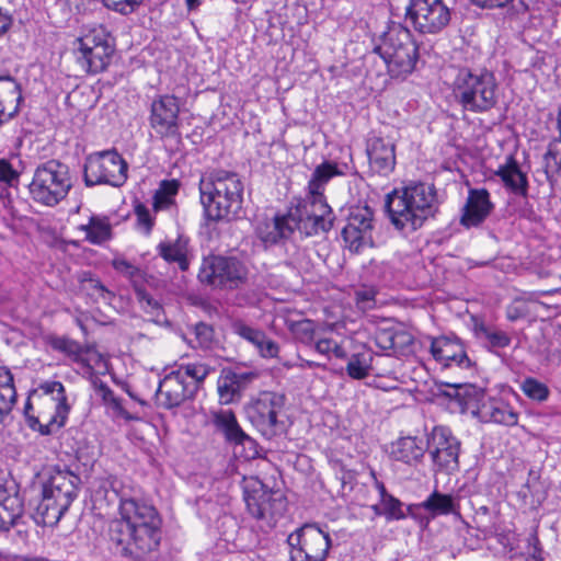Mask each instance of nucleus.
<instances>
[{"instance_id": "obj_27", "label": "nucleus", "mask_w": 561, "mask_h": 561, "mask_svg": "<svg viewBox=\"0 0 561 561\" xmlns=\"http://www.w3.org/2000/svg\"><path fill=\"white\" fill-rule=\"evenodd\" d=\"M370 477L379 495V501L370 505L375 516H382L388 522L404 519L407 517L404 504L387 491L385 483L377 479L374 470L370 471Z\"/></svg>"}, {"instance_id": "obj_46", "label": "nucleus", "mask_w": 561, "mask_h": 561, "mask_svg": "<svg viewBox=\"0 0 561 561\" xmlns=\"http://www.w3.org/2000/svg\"><path fill=\"white\" fill-rule=\"evenodd\" d=\"M561 136V130H560ZM545 161V172L547 178L550 179V171H560L561 170V137L559 139L552 140L548 150L543 156Z\"/></svg>"}, {"instance_id": "obj_25", "label": "nucleus", "mask_w": 561, "mask_h": 561, "mask_svg": "<svg viewBox=\"0 0 561 561\" xmlns=\"http://www.w3.org/2000/svg\"><path fill=\"white\" fill-rule=\"evenodd\" d=\"M493 204L485 188H471L462 208L460 224L467 228L480 226L491 214Z\"/></svg>"}, {"instance_id": "obj_2", "label": "nucleus", "mask_w": 561, "mask_h": 561, "mask_svg": "<svg viewBox=\"0 0 561 561\" xmlns=\"http://www.w3.org/2000/svg\"><path fill=\"white\" fill-rule=\"evenodd\" d=\"M385 207L391 224L401 231H415L438 209L434 185L414 183L387 194Z\"/></svg>"}, {"instance_id": "obj_47", "label": "nucleus", "mask_w": 561, "mask_h": 561, "mask_svg": "<svg viewBox=\"0 0 561 561\" xmlns=\"http://www.w3.org/2000/svg\"><path fill=\"white\" fill-rule=\"evenodd\" d=\"M231 329L234 334L250 342L255 347L260 344V342L263 341L264 337V332L262 330L253 328L239 319L232 321Z\"/></svg>"}, {"instance_id": "obj_62", "label": "nucleus", "mask_w": 561, "mask_h": 561, "mask_svg": "<svg viewBox=\"0 0 561 561\" xmlns=\"http://www.w3.org/2000/svg\"><path fill=\"white\" fill-rule=\"evenodd\" d=\"M527 553L528 556H535L538 558L542 554V549L540 547V541L536 533H531L527 538Z\"/></svg>"}, {"instance_id": "obj_16", "label": "nucleus", "mask_w": 561, "mask_h": 561, "mask_svg": "<svg viewBox=\"0 0 561 561\" xmlns=\"http://www.w3.org/2000/svg\"><path fill=\"white\" fill-rule=\"evenodd\" d=\"M310 206L312 210L308 209V205L298 206L293 215L291 232L298 230L305 237L317 236L319 233L328 232L333 226V213L325 202H316L311 199Z\"/></svg>"}, {"instance_id": "obj_36", "label": "nucleus", "mask_w": 561, "mask_h": 561, "mask_svg": "<svg viewBox=\"0 0 561 561\" xmlns=\"http://www.w3.org/2000/svg\"><path fill=\"white\" fill-rule=\"evenodd\" d=\"M213 423L216 431L221 433L226 440L236 445L244 431L240 427L236 415L230 410H222L214 414Z\"/></svg>"}, {"instance_id": "obj_63", "label": "nucleus", "mask_w": 561, "mask_h": 561, "mask_svg": "<svg viewBox=\"0 0 561 561\" xmlns=\"http://www.w3.org/2000/svg\"><path fill=\"white\" fill-rule=\"evenodd\" d=\"M70 10L77 13H84L90 9L93 0H65Z\"/></svg>"}, {"instance_id": "obj_8", "label": "nucleus", "mask_w": 561, "mask_h": 561, "mask_svg": "<svg viewBox=\"0 0 561 561\" xmlns=\"http://www.w3.org/2000/svg\"><path fill=\"white\" fill-rule=\"evenodd\" d=\"M115 53V42L103 26L85 32L72 43V54L78 66L89 75L106 70Z\"/></svg>"}, {"instance_id": "obj_3", "label": "nucleus", "mask_w": 561, "mask_h": 561, "mask_svg": "<svg viewBox=\"0 0 561 561\" xmlns=\"http://www.w3.org/2000/svg\"><path fill=\"white\" fill-rule=\"evenodd\" d=\"M244 185L232 171L214 170L199 182L201 203L211 221H231L241 216Z\"/></svg>"}, {"instance_id": "obj_64", "label": "nucleus", "mask_w": 561, "mask_h": 561, "mask_svg": "<svg viewBox=\"0 0 561 561\" xmlns=\"http://www.w3.org/2000/svg\"><path fill=\"white\" fill-rule=\"evenodd\" d=\"M334 342L333 340L331 339H321L319 340L317 343H316V350L317 352H319L320 354H329L332 352V347L334 345Z\"/></svg>"}, {"instance_id": "obj_11", "label": "nucleus", "mask_w": 561, "mask_h": 561, "mask_svg": "<svg viewBox=\"0 0 561 561\" xmlns=\"http://www.w3.org/2000/svg\"><path fill=\"white\" fill-rule=\"evenodd\" d=\"M405 20L417 33L435 35L447 27L451 11L444 0H410Z\"/></svg>"}, {"instance_id": "obj_54", "label": "nucleus", "mask_w": 561, "mask_h": 561, "mask_svg": "<svg viewBox=\"0 0 561 561\" xmlns=\"http://www.w3.org/2000/svg\"><path fill=\"white\" fill-rule=\"evenodd\" d=\"M144 0H103L104 5L121 14H130L141 4Z\"/></svg>"}, {"instance_id": "obj_10", "label": "nucleus", "mask_w": 561, "mask_h": 561, "mask_svg": "<svg viewBox=\"0 0 561 561\" xmlns=\"http://www.w3.org/2000/svg\"><path fill=\"white\" fill-rule=\"evenodd\" d=\"M247 266L234 256H204L198 271V280L214 288L236 289L247 282Z\"/></svg>"}, {"instance_id": "obj_21", "label": "nucleus", "mask_w": 561, "mask_h": 561, "mask_svg": "<svg viewBox=\"0 0 561 561\" xmlns=\"http://www.w3.org/2000/svg\"><path fill=\"white\" fill-rule=\"evenodd\" d=\"M431 353L437 362L445 366L453 364L466 368L471 366V360L467 355L465 344L455 335H443L433 339Z\"/></svg>"}, {"instance_id": "obj_23", "label": "nucleus", "mask_w": 561, "mask_h": 561, "mask_svg": "<svg viewBox=\"0 0 561 561\" xmlns=\"http://www.w3.org/2000/svg\"><path fill=\"white\" fill-rule=\"evenodd\" d=\"M257 377L254 371L224 369L217 380L221 404H230L240 399L241 393Z\"/></svg>"}, {"instance_id": "obj_53", "label": "nucleus", "mask_w": 561, "mask_h": 561, "mask_svg": "<svg viewBox=\"0 0 561 561\" xmlns=\"http://www.w3.org/2000/svg\"><path fill=\"white\" fill-rule=\"evenodd\" d=\"M473 4L483 9H497L505 8L507 4L512 3L514 0H471ZM514 10L517 13L528 11V5L525 0H518V4L513 5Z\"/></svg>"}, {"instance_id": "obj_35", "label": "nucleus", "mask_w": 561, "mask_h": 561, "mask_svg": "<svg viewBox=\"0 0 561 561\" xmlns=\"http://www.w3.org/2000/svg\"><path fill=\"white\" fill-rule=\"evenodd\" d=\"M159 255L168 263H176L181 271L188 270L187 241L178 238L174 242H160L158 245Z\"/></svg>"}, {"instance_id": "obj_5", "label": "nucleus", "mask_w": 561, "mask_h": 561, "mask_svg": "<svg viewBox=\"0 0 561 561\" xmlns=\"http://www.w3.org/2000/svg\"><path fill=\"white\" fill-rule=\"evenodd\" d=\"M385 61L393 79H405L411 75L419 59V46L408 27L391 22L374 48Z\"/></svg>"}, {"instance_id": "obj_7", "label": "nucleus", "mask_w": 561, "mask_h": 561, "mask_svg": "<svg viewBox=\"0 0 561 561\" xmlns=\"http://www.w3.org/2000/svg\"><path fill=\"white\" fill-rule=\"evenodd\" d=\"M71 187L69 167L50 159L36 167L28 191L36 203L54 207L67 197Z\"/></svg>"}, {"instance_id": "obj_55", "label": "nucleus", "mask_w": 561, "mask_h": 561, "mask_svg": "<svg viewBox=\"0 0 561 561\" xmlns=\"http://www.w3.org/2000/svg\"><path fill=\"white\" fill-rule=\"evenodd\" d=\"M234 447L242 448V457L245 459H254L260 456V449L257 443L250 437L245 432L241 435L240 439L237 442Z\"/></svg>"}, {"instance_id": "obj_40", "label": "nucleus", "mask_w": 561, "mask_h": 561, "mask_svg": "<svg viewBox=\"0 0 561 561\" xmlns=\"http://www.w3.org/2000/svg\"><path fill=\"white\" fill-rule=\"evenodd\" d=\"M373 355L369 352L355 353L351 356L346 373L352 379L360 380L369 376Z\"/></svg>"}, {"instance_id": "obj_42", "label": "nucleus", "mask_w": 561, "mask_h": 561, "mask_svg": "<svg viewBox=\"0 0 561 561\" xmlns=\"http://www.w3.org/2000/svg\"><path fill=\"white\" fill-rule=\"evenodd\" d=\"M48 343L55 351L65 353L71 357L73 362H82L81 355L84 348L79 342L66 336H49Z\"/></svg>"}, {"instance_id": "obj_41", "label": "nucleus", "mask_w": 561, "mask_h": 561, "mask_svg": "<svg viewBox=\"0 0 561 561\" xmlns=\"http://www.w3.org/2000/svg\"><path fill=\"white\" fill-rule=\"evenodd\" d=\"M476 333L478 337L486 341V347L490 351L507 347L512 341L511 336L506 332L484 324L477 325Z\"/></svg>"}, {"instance_id": "obj_26", "label": "nucleus", "mask_w": 561, "mask_h": 561, "mask_svg": "<svg viewBox=\"0 0 561 561\" xmlns=\"http://www.w3.org/2000/svg\"><path fill=\"white\" fill-rule=\"evenodd\" d=\"M22 101L20 83L10 75L0 76V127L19 114Z\"/></svg>"}, {"instance_id": "obj_30", "label": "nucleus", "mask_w": 561, "mask_h": 561, "mask_svg": "<svg viewBox=\"0 0 561 561\" xmlns=\"http://www.w3.org/2000/svg\"><path fill=\"white\" fill-rule=\"evenodd\" d=\"M343 174L337 164L331 161H324L316 167L308 182V191L313 205H316V202H324L323 190L329 181Z\"/></svg>"}, {"instance_id": "obj_31", "label": "nucleus", "mask_w": 561, "mask_h": 561, "mask_svg": "<svg viewBox=\"0 0 561 561\" xmlns=\"http://www.w3.org/2000/svg\"><path fill=\"white\" fill-rule=\"evenodd\" d=\"M419 508L424 510L432 518L439 515H460V504L453 494L440 493L437 490L432 492L428 497L417 504Z\"/></svg>"}, {"instance_id": "obj_12", "label": "nucleus", "mask_w": 561, "mask_h": 561, "mask_svg": "<svg viewBox=\"0 0 561 561\" xmlns=\"http://www.w3.org/2000/svg\"><path fill=\"white\" fill-rule=\"evenodd\" d=\"M128 164L116 150L90 157L84 167L87 186L107 184L119 187L127 180Z\"/></svg>"}, {"instance_id": "obj_1", "label": "nucleus", "mask_w": 561, "mask_h": 561, "mask_svg": "<svg viewBox=\"0 0 561 561\" xmlns=\"http://www.w3.org/2000/svg\"><path fill=\"white\" fill-rule=\"evenodd\" d=\"M119 515L108 527L110 541L119 556L141 561L159 550L162 520L153 506L122 499Z\"/></svg>"}, {"instance_id": "obj_6", "label": "nucleus", "mask_w": 561, "mask_h": 561, "mask_svg": "<svg viewBox=\"0 0 561 561\" xmlns=\"http://www.w3.org/2000/svg\"><path fill=\"white\" fill-rule=\"evenodd\" d=\"M445 394L458 402L462 410H470L483 422H492L505 426L518 423V413L501 399L486 398L485 393L472 385H448Z\"/></svg>"}, {"instance_id": "obj_9", "label": "nucleus", "mask_w": 561, "mask_h": 561, "mask_svg": "<svg viewBox=\"0 0 561 561\" xmlns=\"http://www.w3.org/2000/svg\"><path fill=\"white\" fill-rule=\"evenodd\" d=\"M243 500L249 514L268 527L275 526L277 519L287 510V499L280 490H272L256 477L243 478Z\"/></svg>"}, {"instance_id": "obj_34", "label": "nucleus", "mask_w": 561, "mask_h": 561, "mask_svg": "<svg viewBox=\"0 0 561 561\" xmlns=\"http://www.w3.org/2000/svg\"><path fill=\"white\" fill-rule=\"evenodd\" d=\"M18 400L14 376L5 366H0V424L10 415Z\"/></svg>"}, {"instance_id": "obj_58", "label": "nucleus", "mask_w": 561, "mask_h": 561, "mask_svg": "<svg viewBox=\"0 0 561 561\" xmlns=\"http://www.w3.org/2000/svg\"><path fill=\"white\" fill-rule=\"evenodd\" d=\"M376 290L373 288H362L356 290L355 299L356 304L362 309H371L375 307Z\"/></svg>"}, {"instance_id": "obj_37", "label": "nucleus", "mask_w": 561, "mask_h": 561, "mask_svg": "<svg viewBox=\"0 0 561 561\" xmlns=\"http://www.w3.org/2000/svg\"><path fill=\"white\" fill-rule=\"evenodd\" d=\"M85 232V240L92 244H102L112 238V226L105 216H91L88 224L79 226Z\"/></svg>"}, {"instance_id": "obj_22", "label": "nucleus", "mask_w": 561, "mask_h": 561, "mask_svg": "<svg viewBox=\"0 0 561 561\" xmlns=\"http://www.w3.org/2000/svg\"><path fill=\"white\" fill-rule=\"evenodd\" d=\"M79 476L69 470H57L50 476L47 482L43 484L42 492L47 494L60 504L70 507L71 503L78 496Z\"/></svg>"}, {"instance_id": "obj_60", "label": "nucleus", "mask_w": 561, "mask_h": 561, "mask_svg": "<svg viewBox=\"0 0 561 561\" xmlns=\"http://www.w3.org/2000/svg\"><path fill=\"white\" fill-rule=\"evenodd\" d=\"M538 485H539V477L534 470H530L529 474H528V479H527L526 483L523 485V488L518 494L524 500H526L528 497V495L534 496L535 493L538 491Z\"/></svg>"}, {"instance_id": "obj_51", "label": "nucleus", "mask_w": 561, "mask_h": 561, "mask_svg": "<svg viewBox=\"0 0 561 561\" xmlns=\"http://www.w3.org/2000/svg\"><path fill=\"white\" fill-rule=\"evenodd\" d=\"M25 421L31 430L38 432L43 436L53 435L65 426V423H60V420L56 417V415H53L46 424H42L34 414L25 419Z\"/></svg>"}, {"instance_id": "obj_4", "label": "nucleus", "mask_w": 561, "mask_h": 561, "mask_svg": "<svg viewBox=\"0 0 561 561\" xmlns=\"http://www.w3.org/2000/svg\"><path fill=\"white\" fill-rule=\"evenodd\" d=\"M451 96L463 112L490 113L497 107L500 85L492 70L485 67H459L451 85Z\"/></svg>"}, {"instance_id": "obj_29", "label": "nucleus", "mask_w": 561, "mask_h": 561, "mask_svg": "<svg viewBox=\"0 0 561 561\" xmlns=\"http://www.w3.org/2000/svg\"><path fill=\"white\" fill-rule=\"evenodd\" d=\"M68 510V506L42 492L32 517L37 525L54 527Z\"/></svg>"}, {"instance_id": "obj_13", "label": "nucleus", "mask_w": 561, "mask_h": 561, "mask_svg": "<svg viewBox=\"0 0 561 561\" xmlns=\"http://www.w3.org/2000/svg\"><path fill=\"white\" fill-rule=\"evenodd\" d=\"M288 543L291 547V561H325L331 548V538L316 524H305L289 535Z\"/></svg>"}, {"instance_id": "obj_20", "label": "nucleus", "mask_w": 561, "mask_h": 561, "mask_svg": "<svg viewBox=\"0 0 561 561\" xmlns=\"http://www.w3.org/2000/svg\"><path fill=\"white\" fill-rule=\"evenodd\" d=\"M182 375L183 371H171L159 383L157 399L167 409L179 407L196 392V382H187Z\"/></svg>"}, {"instance_id": "obj_61", "label": "nucleus", "mask_w": 561, "mask_h": 561, "mask_svg": "<svg viewBox=\"0 0 561 561\" xmlns=\"http://www.w3.org/2000/svg\"><path fill=\"white\" fill-rule=\"evenodd\" d=\"M18 178V173L12 165L4 159H0V181L10 183Z\"/></svg>"}, {"instance_id": "obj_18", "label": "nucleus", "mask_w": 561, "mask_h": 561, "mask_svg": "<svg viewBox=\"0 0 561 561\" xmlns=\"http://www.w3.org/2000/svg\"><path fill=\"white\" fill-rule=\"evenodd\" d=\"M179 101L173 95H162L153 100L150 108V126L162 138H180Z\"/></svg>"}, {"instance_id": "obj_49", "label": "nucleus", "mask_w": 561, "mask_h": 561, "mask_svg": "<svg viewBox=\"0 0 561 561\" xmlns=\"http://www.w3.org/2000/svg\"><path fill=\"white\" fill-rule=\"evenodd\" d=\"M136 299L140 304V307L145 312L150 313L156 318H160L163 314V308L158 300H156L144 286H136L135 290Z\"/></svg>"}, {"instance_id": "obj_52", "label": "nucleus", "mask_w": 561, "mask_h": 561, "mask_svg": "<svg viewBox=\"0 0 561 561\" xmlns=\"http://www.w3.org/2000/svg\"><path fill=\"white\" fill-rule=\"evenodd\" d=\"M195 339L203 348H208L214 341V328L205 322H198L193 328Z\"/></svg>"}, {"instance_id": "obj_33", "label": "nucleus", "mask_w": 561, "mask_h": 561, "mask_svg": "<svg viewBox=\"0 0 561 561\" xmlns=\"http://www.w3.org/2000/svg\"><path fill=\"white\" fill-rule=\"evenodd\" d=\"M425 450V445L421 439L409 436L399 438L392 444L391 456L407 465H416L422 460Z\"/></svg>"}, {"instance_id": "obj_45", "label": "nucleus", "mask_w": 561, "mask_h": 561, "mask_svg": "<svg viewBox=\"0 0 561 561\" xmlns=\"http://www.w3.org/2000/svg\"><path fill=\"white\" fill-rule=\"evenodd\" d=\"M398 337H402V343H412L411 334L403 331L385 330L377 334L376 343L382 350H397Z\"/></svg>"}, {"instance_id": "obj_39", "label": "nucleus", "mask_w": 561, "mask_h": 561, "mask_svg": "<svg viewBox=\"0 0 561 561\" xmlns=\"http://www.w3.org/2000/svg\"><path fill=\"white\" fill-rule=\"evenodd\" d=\"M180 190L179 180H162L152 196V208L156 213L170 209L175 204Z\"/></svg>"}, {"instance_id": "obj_48", "label": "nucleus", "mask_w": 561, "mask_h": 561, "mask_svg": "<svg viewBox=\"0 0 561 561\" xmlns=\"http://www.w3.org/2000/svg\"><path fill=\"white\" fill-rule=\"evenodd\" d=\"M112 265L115 271L123 274L133 283L134 290H136V286H142L141 280L144 278V273L139 267L125 259H114Z\"/></svg>"}, {"instance_id": "obj_24", "label": "nucleus", "mask_w": 561, "mask_h": 561, "mask_svg": "<svg viewBox=\"0 0 561 561\" xmlns=\"http://www.w3.org/2000/svg\"><path fill=\"white\" fill-rule=\"evenodd\" d=\"M366 152L371 171L387 176L396 167V145L382 137H371L367 141Z\"/></svg>"}, {"instance_id": "obj_56", "label": "nucleus", "mask_w": 561, "mask_h": 561, "mask_svg": "<svg viewBox=\"0 0 561 561\" xmlns=\"http://www.w3.org/2000/svg\"><path fill=\"white\" fill-rule=\"evenodd\" d=\"M374 492H376L374 483L371 485L366 483L359 484L355 490V500L358 505L362 507H370V505L374 504Z\"/></svg>"}, {"instance_id": "obj_43", "label": "nucleus", "mask_w": 561, "mask_h": 561, "mask_svg": "<svg viewBox=\"0 0 561 561\" xmlns=\"http://www.w3.org/2000/svg\"><path fill=\"white\" fill-rule=\"evenodd\" d=\"M81 288L95 300L111 301L114 294L108 290L100 279L91 275H84L81 279Z\"/></svg>"}, {"instance_id": "obj_14", "label": "nucleus", "mask_w": 561, "mask_h": 561, "mask_svg": "<svg viewBox=\"0 0 561 561\" xmlns=\"http://www.w3.org/2000/svg\"><path fill=\"white\" fill-rule=\"evenodd\" d=\"M284 404V394L273 391H262L245 405L244 410L252 425L255 426L263 436L271 438L277 433V416Z\"/></svg>"}, {"instance_id": "obj_59", "label": "nucleus", "mask_w": 561, "mask_h": 561, "mask_svg": "<svg viewBox=\"0 0 561 561\" xmlns=\"http://www.w3.org/2000/svg\"><path fill=\"white\" fill-rule=\"evenodd\" d=\"M256 348L260 355L264 358H274L277 356L279 351L278 344L273 340L268 339L265 333L263 341L260 342L259 345H256Z\"/></svg>"}, {"instance_id": "obj_44", "label": "nucleus", "mask_w": 561, "mask_h": 561, "mask_svg": "<svg viewBox=\"0 0 561 561\" xmlns=\"http://www.w3.org/2000/svg\"><path fill=\"white\" fill-rule=\"evenodd\" d=\"M520 389L527 398L538 402L546 401L550 396L548 386L533 377L525 378Z\"/></svg>"}, {"instance_id": "obj_19", "label": "nucleus", "mask_w": 561, "mask_h": 561, "mask_svg": "<svg viewBox=\"0 0 561 561\" xmlns=\"http://www.w3.org/2000/svg\"><path fill=\"white\" fill-rule=\"evenodd\" d=\"M24 513L20 486L11 477H0V533L18 526Z\"/></svg>"}, {"instance_id": "obj_38", "label": "nucleus", "mask_w": 561, "mask_h": 561, "mask_svg": "<svg viewBox=\"0 0 561 561\" xmlns=\"http://www.w3.org/2000/svg\"><path fill=\"white\" fill-rule=\"evenodd\" d=\"M39 389L47 396H50L51 401L55 402L56 417L60 420V423H65L70 412V405L67 401L66 389L60 381H46L39 386Z\"/></svg>"}, {"instance_id": "obj_32", "label": "nucleus", "mask_w": 561, "mask_h": 561, "mask_svg": "<svg viewBox=\"0 0 561 561\" xmlns=\"http://www.w3.org/2000/svg\"><path fill=\"white\" fill-rule=\"evenodd\" d=\"M293 215L276 216L271 221L263 222L257 227V234L264 243H277L282 239L289 238L293 225Z\"/></svg>"}, {"instance_id": "obj_50", "label": "nucleus", "mask_w": 561, "mask_h": 561, "mask_svg": "<svg viewBox=\"0 0 561 561\" xmlns=\"http://www.w3.org/2000/svg\"><path fill=\"white\" fill-rule=\"evenodd\" d=\"M176 371H183L182 378L187 380V382H196L197 390L198 385L203 382L209 374V367L202 363H192L182 365Z\"/></svg>"}, {"instance_id": "obj_17", "label": "nucleus", "mask_w": 561, "mask_h": 561, "mask_svg": "<svg viewBox=\"0 0 561 561\" xmlns=\"http://www.w3.org/2000/svg\"><path fill=\"white\" fill-rule=\"evenodd\" d=\"M425 448L439 469L453 470L458 467L460 443L449 428L435 426L427 437Z\"/></svg>"}, {"instance_id": "obj_57", "label": "nucleus", "mask_w": 561, "mask_h": 561, "mask_svg": "<svg viewBox=\"0 0 561 561\" xmlns=\"http://www.w3.org/2000/svg\"><path fill=\"white\" fill-rule=\"evenodd\" d=\"M134 210L137 217L138 225L144 228L146 233H150L153 227V218L151 217L147 206L144 205L142 203H136Z\"/></svg>"}, {"instance_id": "obj_15", "label": "nucleus", "mask_w": 561, "mask_h": 561, "mask_svg": "<svg viewBox=\"0 0 561 561\" xmlns=\"http://www.w3.org/2000/svg\"><path fill=\"white\" fill-rule=\"evenodd\" d=\"M374 210L367 205L352 207L342 229L345 247L353 253L374 245Z\"/></svg>"}, {"instance_id": "obj_28", "label": "nucleus", "mask_w": 561, "mask_h": 561, "mask_svg": "<svg viewBox=\"0 0 561 561\" xmlns=\"http://www.w3.org/2000/svg\"><path fill=\"white\" fill-rule=\"evenodd\" d=\"M495 175L501 179L506 190L522 197L528 195V179L526 173L513 156H508L504 164H501L495 171Z\"/></svg>"}]
</instances>
